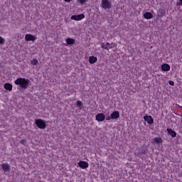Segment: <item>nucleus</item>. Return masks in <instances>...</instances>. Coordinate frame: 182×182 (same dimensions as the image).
Masks as SVG:
<instances>
[{"label": "nucleus", "instance_id": "25", "mask_svg": "<svg viewBox=\"0 0 182 182\" xmlns=\"http://www.w3.org/2000/svg\"><path fill=\"white\" fill-rule=\"evenodd\" d=\"M178 5L182 6V0H179V2L178 3Z\"/></svg>", "mask_w": 182, "mask_h": 182}, {"label": "nucleus", "instance_id": "20", "mask_svg": "<svg viewBox=\"0 0 182 182\" xmlns=\"http://www.w3.org/2000/svg\"><path fill=\"white\" fill-rule=\"evenodd\" d=\"M31 65H33V66L38 65V60L36 59H33V60H31Z\"/></svg>", "mask_w": 182, "mask_h": 182}, {"label": "nucleus", "instance_id": "14", "mask_svg": "<svg viewBox=\"0 0 182 182\" xmlns=\"http://www.w3.org/2000/svg\"><path fill=\"white\" fill-rule=\"evenodd\" d=\"M4 89H6V90H9V92H12V85L9 84V83H5L4 85Z\"/></svg>", "mask_w": 182, "mask_h": 182}, {"label": "nucleus", "instance_id": "26", "mask_svg": "<svg viewBox=\"0 0 182 182\" xmlns=\"http://www.w3.org/2000/svg\"><path fill=\"white\" fill-rule=\"evenodd\" d=\"M65 1V2H70L72 0H64Z\"/></svg>", "mask_w": 182, "mask_h": 182}, {"label": "nucleus", "instance_id": "11", "mask_svg": "<svg viewBox=\"0 0 182 182\" xmlns=\"http://www.w3.org/2000/svg\"><path fill=\"white\" fill-rule=\"evenodd\" d=\"M163 139H161V138L160 137H155L154 139H152V143L153 144H161V143H162Z\"/></svg>", "mask_w": 182, "mask_h": 182}, {"label": "nucleus", "instance_id": "1", "mask_svg": "<svg viewBox=\"0 0 182 182\" xmlns=\"http://www.w3.org/2000/svg\"><path fill=\"white\" fill-rule=\"evenodd\" d=\"M15 85L20 86L22 89H28L31 85V81L29 79L19 77L14 81Z\"/></svg>", "mask_w": 182, "mask_h": 182}, {"label": "nucleus", "instance_id": "6", "mask_svg": "<svg viewBox=\"0 0 182 182\" xmlns=\"http://www.w3.org/2000/svg\"><path fill=\"white\" fill-rule=\"evenodd\" d=\"M101 47L102 48V49H107V50H109V49H112L113 48H114L115 45L114 43H101Z\"/></svg>", "mask_w": 182, "mask_h": 182}, {"label": "nucleus", "instance_id": "9", "mask_svg": "<svg viewBox=\"0 0 182 182\" xmlns=\"http://www.w3.org/2000/svg\"><path fill=\"white\" fill-rule=\"evenodd\" d=\"M120 117V114L117 111H114L111 114V119L112 120H116Z\"/></svg>", "mask_w": 182, "mask_h": 182}, {"label": "nucleus", "instance_id": "24", "mask_svg": "<svg viewBox=\"0 0 182 182\" xmlns=\"http://www.w3.org/2000/svg\"><path fill=\"white\" fill-rule=\"evenodd\" d=\"M111 119H112V115L106 117V120H107V121L111 120Z\"/></svg>", "mask_w": 182, "mask_h": 182}, {"label": "nucleus", "instance_id": "21", "mask_svg": "<svg viewBox=\"0 0 182 182\" xmlns=\"http://www.w3.org/2000/svg\"><path fill=\"white\" fill-rule=\"evenodd\" d=\"M77 106L78 107H80V109H82V107H83V104H82V102L77 101Z\"/></svg>", "mask_w": 182, "mask_h": 182}, {"label": "nucleus", "instance_id": "2", "mask_svg": "<svg viewBox=\"0 0 182 182\" xmlns=\"http://www.w3.org/2000/svg\"><path fill=\"white\" fill-rule=\"evenodd\" d=\"M101 6L105 11H109L112 8V2L109 0H102Z\"/></svg>", "mask_w": 182, "mask_h": 182}, {"label": "nucleus", "instance_id": "10", "mask_svg": "<svg viewBox=\"0 0 182 182\" xmlns=\"http://www.w3.org/2000/svg\"><path fill=\"white\" fill-rule=\"evenodd\" d=\"M144 120H145V122H147L149 124H153L154 122L151 116H147V115L144 117Z\"/></svg>", "mask_w": 182, "mask_h": 182}, {"label": "nucleus", "instance_id": "5", "mask_svg": "<svg viewBox=\"0 0 182 182\" xmlns=\"http://www.w3.org/2000/svg\"><path fill=\"white\" fill-rule=\"evenodd\" d=\"M70 19L72 21H82V19H85V14H81L77 15H73L70 17Z\"/></svg>", "mask_w": 182, "mask_h": 182}, {"label": "nucleus", "instance_id": "19", "mask_svg": "<svg viewBox=\"0 0 182 182\" xmlns=\"http://www.w3.org/2000/svg\"><path fill=\"white\" fill-rule=\"evenodd\" d=\"M77 2L81 5H85V4L87 2V0H77Z\"/></svg>", "mask_w": 182, "mask_h": 182}, {"label": "nucleus", "instance_id": "8", "mask_svg": "<svg viewBox=\"0 0 182 182\" xmlns=\"http://www.w3.org/2000/svg\"><path fill=\"white\" fill-rule=\"evenodd\" d=\"M78 166L79 167H80V168L85 169L89 167V164H87V162L86 161H80V162H78Z\"/></svg>", "mask_w": 182, "mask_h": 182}, {"label": "nucleus", "instance_id": "15", "mask_svg": "<svg viewBox=\"0 0 182 182\" xmlns=\"http://www.w3.org/2000/svg\"><path fill=\"white\" fill-rule=\"evenodd\" d=\"M1 168L4 171H9V170H11V167H9V165L8 164H3L1 165Z\"/></svg>", "mask_w": 182, "mask_h": 182}, {"label": "nucleus", "instance_id": "23", "mask_svg": "<svg viewBox=\"0 0 182 182\" xmlns=\"http://www.w3.org/2000/svg\"><path fill=\"white\" fill-rule=\"evenodd\" d=\"M168 84L170 85V86H174V82L173 81H169Z\"/></svg>", "mask_w": 182, "mask_h": 182}, {"label": "nucleus", "instance_id": "18", "mask_svg": "<svg viewBox=\"0 0 182 182\" xmlns=\"http://www.w3.org/2000/svg\"><path fill=\"white\" fill-rule=\"evenodd\" d=\"M144 18H145V19H151V18H153V14L150 12H146L144 14Z\"/></svg>", "mask_w": 182, "mask_h": 182}, {"label": "nucleus", "instance_id": "3", "mask_svg": "<svg viewBox=\"0 0 182 182\" xmlns=\"http://www.w3.org/2000/svg\"><path fill=\"white\" fill-rule=\"evenodd\" d=\"M38 38H36V36L32 35L31 33H28L25 35V41L26 42H35Z\"/></svg>", "mask_w": 182, "mask_h": 182}, {"label": "nucleus", "instance_id": "13", "mask_svg": "<svg viewBox=\"0 0 182 182\" xmlns=\"http://www.w3.org/2000/svg\"><path fill=\"white\" fill-rule=\"evenodd\" d=\"M96 62H97V58L95 57V56H90L89 57V63L91 65H93V63H96Z\"/></svg>", "mask_w": 182, "mask_h": 182}, {"label": "nucleus", "instance_id": "16", "mask_svg": "<svg viewBox=\"0 0 182 182\" xmlns=\"http://www.w3.org/2000/svg\"><path fill=\"white\" fill-rule=\"evenodd\" d=\"M167 132L169 135L171 136V137H176V136H177V134L176 133V132H174L173 129H167Z\"/></svg>", "mask_w": 182, "mask_h": 182}, {"label": "nucleus", "instance_id": "22", "mask_svg": "<svg viewBox=\"0 0 182 182\" xmlns=\"http://www.w3.org/2000/svg\"><path fill=\"white\" fill-rule=\"evenodd\" d=\"M5 43V39L0 36V45H4Z\"/></svg>", "mask_w": 182, "mask_h": 182}, {"label": "nucleus", "instance_id": "7", "mask_svg": "<svg viewBox=\"0 0 182 182\" xmlns=\"http://www.w3.org/2000/svg\"><path fill=\"white\" fill-rule=\"evenodd\" d=\"M95 119L97 122H103L106 119V116L103 113H100L95 116Z\"/></svg>", "mask_w": 182, "mask_h": 182}, {"label": "nucleus", "instance_id": "12", "mask_svg": "<svg viewBox=\"0 0 182 182\" xmlns=\"http://www.w3.org/2000/svg\"><path fill=\"white\" fill-rule=\"evenodd\" d=\"M161 69L163 70V72H168V70H170V65L163 64L161 67Z\"/></svg>", "mask_w": 182, "mask_h": 182}, {"label": "nucleus", "instance_id": "17", "mask_svg": "<svg viewBox=\"0 0 182 182\" xmlns=\"http://www.w3.org/2000/svg\"><path fill=\"white\" fill-rule=\"evenodd\" d=\"M65 42L68 45H75V39L68 38L65 40Z\"/></svg>", "mask_w": 182, "mask_h": 182}, {"label": "nucleus", "instance_id": "4", "mask_svg": "<svg viewBox=\"0 0 182 182\" xmlns=\"http://www.w3.org/2000/svg\"><path fill=\"white\" fill-rule=\"evenodd\" d=\"M36 124L39 129H45L46 127V122L43 119H36Z\"/></svg>", "mask_w": 182, "mask_h": 182}]
</instances>
